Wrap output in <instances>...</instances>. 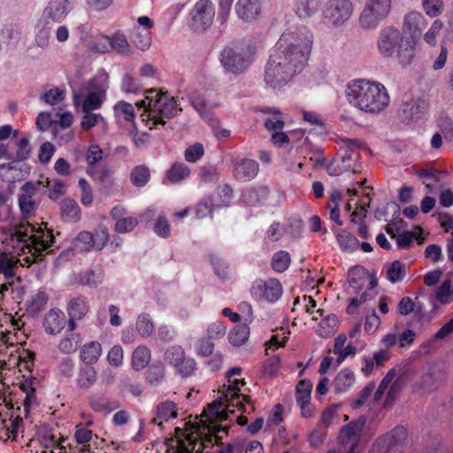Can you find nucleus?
I'll return each instance as SVG.
<instances>
[{
  "mask_svg": "<svg viewBox=\"0 0 453 453\" xmlns=\"http://www.w3.org/2000/svg\"><path fill=\"white\" fill-rule=\"evenodd\" d=\"M242 368L234 367L227 371V384H224L219 390L218 397L205 409L202 414L201 422L208 429V434L202 436L203 433L189 435L185 441H179L178 453L201 452L208 444L218 442L220 431L226 432L227 426L218 425V422L226 420L229 413L234 410L247 411L246 404H250V396L240 394L241 388L246 382L244 379L234 378L240 375Z\"/></svg>",
  "mask_w": 453,
  "mask_h": 453,
  "instance_id": "f257e3e1",
  "label": "nucleus"
},
{
  "mask_svg": "<svg viewBox=\"0 0 453 453\" xmlns=\"http://www.w3.org/2000/svg\"><path fill=\"white\" fill-rule=\"evenodd\" d=\"M312 45L313 34L307 27L286 29L272 49L265 66V84L278 88L290 82L307 64Z\"/></svg>",
  "mask_w": 453,
  "mask_h": 453,
  "instance_id": "f03ea898",
  "label": "nucleus"
},
{
  "mask_svg": "<svg viewBox=\"0 0 453 453\" xmlns=\"http://www.w3.org/2000/svg\"><path fill=\"white\" fill-rule=\"evenodd\" d=\"M345 96L350 105L369 114L385 111L390 103L386 87L375 81L355 80L348 83Z\"/></svg>",
  "mask_w": 453,
  "mask_h": 453,
  "instance_id": "7ed1b4c3",
  "label": "nucleus"
},
{
  "mask_svg": "<svg viewBox=\"0 0 453 453\" xmlns=\"http://www.w3.org/2000/svg\"><path fill=\"white\" fill-rule=\"evenodd\" d=\"M12 240H16L21 253L19 261L25 265H31L49 252L54 236L50 230L42 226L35 228L29 223L19 224L12 234Z\"/></svg>",
  "mask_w": 453,
  "mask_h": 453,
  "instance_id": "20e7f679",
  "label": "nucleus"
},
{
  "mask_svg": "<svg viewBox=\"0 0 453 453\" xmlns=\"http://www.w3.org/2000/svg\"><path fill=\"white\" fill-rule=\"evenodd\" d=\"M139 108H144L141 114L142 122L150 129L158 125L164 126L167 119L173 118L180 111L174 97L157 89L147 92L143 100L136 103Z\"/></svg>",
  "mask_w": 453,
  "mask_h": 453,
  "instance_id": "39448f33",
  "label": "nucleus"
},
{
  "mask_svg": "<svg viewBox=\"0 0 453 453\" xmlns=\"http://www.w3.org/2000/svg\"><path fill=\"white\" fill-rule=\"evenodd\" d=\"M377 49L384 57L395 56L402 65H410L416 56L415 40L406 37L395 27H388L380 32Z\"/></svg>",
  "mask_w": 453,
  "mask_h": 453,
  "instance_id": "423d86ee",
  "label": "nucleus"
},
{
  "mask_svg": "<svg viewBox=\"0 0 453 453\" xmlns=\"http://www.w3.org/2000/svg\"><path fill=\"white\" fill-rule=\"evenodd\" d=\"M257 47L251 43H242L226 48L220 54V62L226 72L238 74L243 73L254 61Z\"/></svg>",
  "mask_w": 453,
  "mask_h": 453,
  "instance_id": "0eeeda50",
  "label": "nucleus"
},
{
  "mask_svg": "<svg viewBox=\"0 0 453 453\" xmlns=\"http://www.w3.org/2000/svg\"><path fill=\"white\" fill-rule=\"evenodd\" d=\"M391 0H366L359 16V24L365 29H373L388 15Z\"/></svg>",
  "mask_w": 453,
  "mask_h": 453,
  "instance_id": "6e6552de",
  "label": "nucleus"
},
{
  "mask_svg": "<svg viewBox=\"0 0 453 453\" xmlns=\"http://www.w3.org/2000/svg\"><path fill=\"white\" fill-rule=\"evenodd\" d=\"M353 4L349 0H329L323 11V22L327 27H338L352 16Z\"/></svg>",
  "mask_w": 453,
  "mask_h": 453,
  "instance_id": "1a4fd4ad",
  "label": "nucleus"
},
{
  "mask_svg": "<svg viewBox=\"0 0 453 453\" xmlns=\"http://www.w3.org/2000/svg\"><path fill=\"white\" fill-rule=\"evenodd\" d=\"M251 296L258 301L276 302L282 295V286L276 279L257 280L250 288Z\"/></svg>",
  "mask_w": 453,
  "mask_h": 453,
  "instance_id": "9d476101",
  "label": "nucleus"
},
{
  "mask_svg": "<svg viewBox=\"0 0 453 453\" xmlns=\"http://www.w3.org/2000/svg\"><path fill=\"white\" fill-rule=\"evenodd\" d=\"M214 16L212 2L198 0L191 11V27L196 31H203L211 26Z\"/></svg>",
  "mask_w": 453,
  "mask_h": 453,
  "instance_id": "9b49d317",
  "label": "nucleus"
},
{
  "mask_svg": "<svg viewBox=\"0 0 453 453\" xmlns=\"http://www.w3.org/2000/svg\"><path fill=\"white\" fill-rule=\"evenodd\" d=\"M74 3L75 0H50L42 12L43 19L62 22L73 9Z\"/></svg>",
  "mask_w": 453,
  "mask_h": 453,
  "instance_id": "f8f14e48",
  "label": "nucleus"
},
{
  "mask_svg": "<svg viewBox=\"0 0 453 453\" xmlns=\"http://www.w3.org/2000/svg\"><path fill=\"white\" fill-rule=\"evenodd\" d=\"M104 81L97 85L94 80L89 82L90 90L83 100L82 110L85 112L99 109L105 99V93L108 88V76L106 74L101 77Z\"/></svg>",
  "mask_w": 453,
  "mask_h": 453,
  "instance_id": "ddd939ff",
  "label": "nucleus"
},
{
  "mask_svg": "<svg viewBox=\"0 0 453 453\" xmlns=\"http://www.w3.org/2000/svg\"><path fill=\"white\" fill-rule=\"evenodd\" d=\"M37 190L38 185L32 182H27L21 188V193L19 196V206L25 219H30L35 214L37 208L35 196Z\"/></svg>",
  "mask_w": 453,
  "mask_h": 453,
  "instance_id": "4468645a",
  "label": "nucleus"
},
{
  "mask_svg": "<svg viewBox=\"0 0 453 453\" xmlns=\"http://www.w3.org/2000/svg\"><path fill=\"white\" fill-rule=\"evenodd\" d=\"M426 26V19L420 12H412L404 16L402 34L415 40V53L417 52L419 35Z\"/></svg>",
  "mask_w": 453,
  "mask_h": 453,
  "instance_id": "2eb2a0df",
  "label": "nucleus"
},
{
  "mask_svg": "<svg viewBox=\"0 0 453 453\" xmlns=\"http://www.w3.org/2000/svg\"><path fill=\"white\" fill-rule=\"evenodd\" d=\"M66 325V317L59 309H51L43 317L42 326L47 334L57 335Z\"/></svg>",
  "mask_w": 453,
  "mask_h": 453,
  "instance_id": "dca6fc26",
  "label": "nucleus"
},
{
  "mask_svg": "<svg viewBox=\"0 0 453 453\" xmlns=\"http://www.w3.org/2000/svg\"><path fill=\"white\" fill-rule=\"evenodd\" d=\"M103 158V150L97 145H91L87 152L86 159L88 164V173L96 180H103L108 176L109 171L105 167L97 169L96 164Z\"/></svg>",
  "mask_w": 453,
  "mask_h": 453,
  "instance_id": "f3484780",
  "label": "nucleus"
},
{
  "mask_svg": "<svg viewBox=\"0 0 453 453\" xmlns=\"http://www.w3.org/2000/svg\"><path fill=\"white\" fill-rule=\"evenodd\" d=\"M39 441L43 448L42 453H67L65 439L57 437L51 432L41 431Z\"/></svg>",
  "mask_w": 453,
  "mask_h": 453,
  "instance_id": "a211bd4d",
  "label": "nucleus"
},
{
  "mask_svg": "<svg viewBox=\"0 0 453 453\" xmlns=\"http://www.w3.org/2000/svg\"><path fill=\"white\" fill-rule=\"evenodd\" d=\"M88 310V303L83 297H76L70 301L67 307V312L69 315V331L72 332L75 329V320L82 319L87 315Z\"/></svg>",
  "mask_w": 453,
  "mask_h": 453,
  "instance_id": "6ab92c4d",
  "label": "nucleus"
},
{
  "mask_svg": "<svg viewBox=\"0 0 453 453\" xmlns=\"http://www.w3.org/2000/svg\"><path fill=\"white\" fill-rule=\"evenodd\" d=\"M235 12L239 19L244 21H252L261 13L259 0H238L235 4Z\"/></svg>",
  "mask_w": 453,
  "mask_h": 453,
  "instance_id": "aec40b11",
  "label": "nucleus"
},
{
  "mask_svg": "<svg viewBox=\"0 0 453 453\" xmlns=\"http://www.w3.org/2000/svg\"><path fill=\"white\" fill-rule=\"evenodd\" d=\"M356 383V374L349 368L340 370L333 381V388L336 394L349 392Z\"/></svg>",
  "mask_w": 453,
  "mask_h": 453,
  "instance_id": "412c9836",
  "label": "nucleus"
},
{
  "mask_svg": "<svg viewBox=\"0 0 453 453\" xmlns=\"http://www.w3.org/2000/svg\"><path fill=\"white\" fill-rule=\"evenodd\" d=\"M258 173V164L252 159H242L236 163L234 168V176L239 181H249L255 178Z\"/></svg>",
  "mask_w": 453,
  "mask_h": 453,
  "instance_id": "4be33fe9",
  "label": "nucleus"
},
{
  "mask_svg": "<svg viewBox=\"0 0 453 453\" xmlns=\"http://www.w3.org/2000/svg\"><path fill=\"white\" fill-rule=\"evenodd\" d=\"M426 111V104L423 100H412L403 104L400 110V115L405 120H412L420 118Z\"/></svg>",
  "mask_w": 453,
  "mask_h": 453,
  "instance_id": "5701e85b",
  "label": "nucleus"
},
{
  "mask_svg": "<svg viewBox=\"0 0 453 453\" xmlns=\"http://www.w3.org/2000/svg\"><path fill=\"white\" fill-rule=\"evenodd\" d=\"M319 0H292L293 12L301 19H308L317 13Z\"/></svg>",
  "mask_w": 453,
  "mask_h": 453,
  "instance_id": "b1692460",
  "label": "nucleus"
},
{
  "mask_svg": "<svg viewBox=\"0 0 453 453\" xmlns=\"http://www.w3.org/2000/svg\"><path fill=\"white\" fill-rule=\"evenodd\" d=\"M347 336L340 334L334 339V353L337 356V363L342 364L348 357H354L357 354V348L349 343L345 345Z\"/></svg>",
  "mask_w": 453,
  "mask_h": 453,
  "instance_id": "393cba45",
  "label": "nucleus"
},
{
  "mask_svg": "<svg viewBox=\"0 0 453 453\" xmlns=\"http://www.w3.org/2000/svg\"><path fill=\"white\" fill-rule=\"evenodd\" d=\"M114 117L120 125L133 124L135 119L134 106L125 101H119L113 106Z\"/></svg>",
  "mask_w": 453,
  "mask_h": 453,
  "instance_id": "a878e982",
  "label": "nucleus"
},
{
  "mask_svg": "<svg viewBox=\"0 0 453 453\" xmlns=\"http://www.w3.org/2000/svg\"><path fill=\"white\" fill-rule=\"evenodd\" d=\"M101 355V344L93 341L83 345L80 352V358L85 364L93 365L97 362Z\"/></svg>",
  "mask_w": 453,
  "mask_h": 453,
  "instance_id": "bb28decb",
  "label": "nucleus"
},
{
  "mask_svg": "<svg viewBox=\"0 0 453 453\" xmlns=\"http://www.w3.org/2000/svg\"><path fill=\"white\" fill-rule=\"evenodd\" d=\"M109 42L110 50H113L124 56L133 54V49L124 34L120 32L114 33L111 36H109Z\"/></svg>",
  "mask_w": 453,
  "mask_h": 453,
  "instance_id": "cd10ccee",
  "label": "nucleus"
},
{
  "mask_svg": "<svg viewBox=\"0 0 453 453\" xmlns=\"http://www.w3.org/2000/svg\"><path fill=\"white\" fill-rule=\"evenodd\" d=\"M339 326V319L334 314H328L321 319L316 333L322 338H327L333 335Z\"/></svg>",
  "mask_w": 453,
  "mask_h": 453,
  "instance_id": "c85d7f7f",
  "label": "nucleus"
},
{
  "mask_svg": "<svg viewBox=\"0 0 453 453\" xmlns=\"http://www.w3.org/2000/svg\"><path fill=\"white\" fill-rule=\"evenodd\" d=\"M61 215L65 221L76 222L81 219V210L78 203L72 199H64L61 203Z\"/></svg>",
  "mask_w": 453,
  "mask_h": 453,
  "instance_id": "c756f323",
  "label": "nucleus"
},
{
  "mask_svg": "<svg viewBox=\"0 0 453 453\" xmlns=\"http://www.w3.org/2000/svg\"><path fill=\"white\" fill-rule=\"evenodd\" d=\"M176 416L177 409L175 403L171 401H165L157 405L154 422L161 425L163 422L168 421Z\"/></svg>",
  "mask_w": 453,
  "mask_h": 453,
  "instance_id": "7c9ffc66",
  "label": "nucleus"
},
{
  "mask_svg": "<svg viewBox=\"0 0 453 453\" xmlns=\"http://www.w3.org/2000/svg\"><path fill=\"white\" fill-rule=\"evenodd\" d=\"M363 424L352 423L343 427L340 433V439L344 444H351L350 453L354 450V447L357 442V435L361 431Z\"/></svg>",
  "mask_w": 453,
  "mask_h": 453,
  "instance_id": "2f4dec72",
  "label": "nucleus"
},
{
  "mask_svg": "<svg viewBox=\"0 0 453 453\" xmlns=\"http://www.w3.org/2000/svg\"><path fill=\"white\" fill-rule=\"evenodd\" d=\"M131 40L138 49L147 50L151 45L150 31L141 29L140 27H134L131 33Z\"/></svg>",
  "mask_w": 453,
  "mask_h": 453,
  "instance_id": "473e14b6",
  "label": "nucleus"
},
{
  "mask_svg": "<svg viewBox=\"0 0 453 453\" xmlns=\"http://www.w3.org/2000/svg\"><path fill=\"white\" fill-rule=\"evenodd\" d=\"M150 359V349L143 345L138 346L133 352L132 366L135 370H142L149 365Z\"/></svg>",
  "mask_w": 453,
  "mask_h": 453,
  "instance_id": "72a5a7b5",
  "label": "nucleus"
},
{
  "mask_svg": "<svg viewBox=\"0 0 453 453\" xmlns=\"http://www.w3.org/2000/svg\"><path fill=\"white\" fill-rule=\"evenodd\" d=\"M385 270L387 279L392 283L403 280L406 275V267L399 261H394L387 265Z\"/></svg>",
  "mask_w": 453,
  "mask_h": 453,
  "instance_id": "f704fd0d",
  "label": "nucleus"
},
{
  "mask_svg": "<svg viewBox=\"0 0 453 453\" xmlns=\"http://www.w3.org/2000/svg\"><path fill=\"white\" fill-rule=\"evenodd\" d=\"M20 389L25 394L22 402L23 412L27 416L30 409L36 405L35 389L30 381H25L20 384Z\"/></svg>",
  "mask_w": 453,
  "mask_h": 453,
  "instance_id": "c9c22d12",
  "label": "nucleus"
},
{
  "mask_svg": "<svg viewBox=\"0 0 453 453\" xmlns=\"http://www.w3.org/2000/svg\"><path fill=\"white\" fill-rule=\"evenodd\" d=\"M435 299L442 305L453 302V284L449 280L443 281L436 289Z\"/></svg>",
  "mask_w": 453,
  "mask_h": 453,
  "instance_id": "e433bc0d",
  "label": "nucleus"
},
{
  "mask_svg": "<svg viewBox=\"0 0 453 453\" xmlns=\"http://www.w3.org/2000/svg\"><path fill=\"white\" fill-rule=\"evenodd\" d=\"M311 385L305 380L300 381L296 386V401L301 410L308 407L311 399Z\"/></svg>",
  "mask_w": 453,
  "mask_h": 453,
  "instance_id": "4c0bfd02",
  "label": "nucleus"
},
{
  "mask_svg": "<svg viewBox=\"0 0 453 453\" xmlns=\"http://www.w3.org/2000/svg\"><path fill=\"white\" fill-rule=\"evenodd\" d=\"M250 336V328L246 325H241L232 329L228 334L229 342L234 346L245 343Z\"/></svg>",
  "mask_w": 453,
  "mask_h": 453,
  "instance_id": "58836bf2",
  "label": "nucleus"
},
{
  "mask_svg": "<svg viewBox=\"0 0 453 453\" xmlns=\"http://www.w3.org/2000/svg\"><path fill=\"white\" fill-rule=\"evenodd\" d=\"M99 125L102 126L103 129H106L107 124L104 118L99 113H91L89 111L86 112L81 122V127L85 131Z\"/></svg>",
  "mask_w": 453,
  "mask_h": 453,
  "instance_id": "ea45409f",
  "label": "nucleus"
},
{
  "mask_svg": "<svg viewBox=\"0 0 453 453\" xmlns=\"http://www.w3.org/2000/svg\"><path fill=\"white\" fill-rule=\"evenodd\" d=\"M50 32L44 22L38 21L35 26V44L42 49L50 45Z\"/></svg>",
  "mask_w": 453,
  "mask_h": 453,
  "instance_id": "a19ab883",
  "label": "nucleus"
},
{
  "mask_svg": "<svg viewBox=\"0 0 453 453\" xmlns=\"http://www.w3.org/2000/svg\"><path fill=\"white\" fill-rule=\"evenodd\" d=\"M88 48L90 51L96 53H106L110 51L109 36L97 35L91 38L88 42Z\"/></svg>",
  "mask_w": 453,
  "mask_h": 453,
  "instance_id": "79ce46f5",
  "label": "nucleus"
},
{
  "mask_svg": "<svg viewBox=\"0 0 453 453\" xmlns=\"http://www.w3.org/2000/svg\"><path fill=\"white\" fill-rule=\"evenodd\" d=\"M189 175L188 167L183 163L173 165L167 173V179L171 183H177Z\"/></svg>",
  "mask_w": 453,
  "mask_h": 453,
  "instance_id": "37998d69",
  "label": "nucleus"
},
{
  "mask_svg": "<svg viewBox=\"0 0 453 453\" xmlns=\"http://www.w3.org/2000/svg\"><path fill=\"white\" fill-rule=\"evenodd\" d=\"M290 255L285 250L276 252L272 258V267L277 273L285 272L290 265Z\"/></svg>",
  "mask_w": 453,
  "mask_h": 453,
  "instance_id": "c03bdc74",
  "label": "nucleus"
},
{
  "mask_svg": "<svg viewBox=\"0 0 453 453\" xmlns=\"http://www.w3.org/2000/svg\"><path fill=\"white\" fill-rule=\"evenodd\" d=\"M337 241L341 248L346 251L356 250L359 247L358 240L351 234L342 230L337 234Z\"/></svg>",
  "mask_w": 453,
  "mask_h": 453,
  "instance_id": "a18cd8bd",
  "label": "nucleus"
},
{
  "mask_svg": "<svg viewBox=\"0 0 453 453\" xmlns=\"http://www.w3.org/2000/svg\"><path fill=\"white\" fill-rule=\"evenodd\" d=\"M96 380V372L92 367L81 369L77 378V384L81 388H90Z\"/></svg>",
  "mask_w": 453,
  "mask_h": 453,
  "instance_id": "49530a36",
  "label": "nucleus"
},
{
  "mask_svg": "<svg viewBox=\"0 0 453 453\" xmlns=\"http://www.w3.org/2000/svg\"><path fill=\"white\" fill-rule=\"evenodd\" d=\"M94 235L88 231L81 232L74 241V245L77 250L81 251H89L94 250L93 245Z\"/></svg>",
  "mask_w": 453,
  "mask_h": 453,
  "instance_id": "de8ad7c7",
  "label": "nucleus"
},
{
  "mask_svg": "<svg viewBox=\"0 0 453 453\" xmlns=\"http://www.w3.org/2000/svg\"><path fill=\"white\" fill-rule=\"evenodd\" d=\"M442 28L443 23L439 19L434 20L428 30L424 34V41L430 46H436L437 36L440 35Z\"/></svg>",
  "mask_w": 453,
  "mask_h": 453,
  "instance_id": "09e8293b",
  "label": "nucleus"
},
{
  "mask_svg": "<svg viewBox=\"0 0 453 453\" xmlns=\"http://www.w3.org/2000/svg\"><path fill=\"white\" fill-rule=\"evenodd\" d=\"M65 98V91L59 88H53L46 91L42 99L50 105H56L62 103Z\"/></svg>",
  "mask_w": 453,
  "mask_h": 453,
  "instance_id": "8fccbe9b",
  "label": "nucleus"
},
{
  "mask_svg": "<svg viewBox=\"0 0 453 453\" xmlns=\"http://www.w3.org/2000/svg\"><path fill=\"white\" fill-rule=\"evenodd\" d=\"M136 328L142 337H148L154 331V324L149 315L142 314L137 319Z\"/></svg>",
  "mask_w": 453,
  "mask_h": 453,
  "instance_id": "3c124183",
  "label": "nucleus"
},
{
  "mask_svg": "<svg viewBox=\"0 0 453 453\" xmlns=\"http://www.w3.org/2000/svg\"><path fill=\"white\" fill-rule=\"evenodd\" d=\"M17 150L14 161H25L29 158L31 154V146L27 137H22L16 144Z\"/></svg>",
  "mask_w": 453,
  "mask_h": 453,
  "instance_id": "603ef678",
  "label": "nucleus"
},
{
  "mask_svg": "<svg viewBox=\"0 0 453 453\" xmlns=\"http://www.w3.org/2000/svg\"><path fill=\"white\" fill-rule=\"evenodd\" d=\"M185 357L184 349L180 346H172L165 353V360L174 367Z\"/></svg>",
  "mask_w": 453,
  "mask_h": 453,
  "instance_id": "864d4df0",
  "label": "nucleus"
},
{
  "mask_svg": "<svg viewBox=\"0 0 453 453\" xmlns=\"http://www.w3.org/2000/svg\"><path fill=\"white\" fill-rule=\"evenodd\" d=\"M150 180V171L145 166H136L131 173V180L138 187L144 186Z\"/></svg>",
  "mask_w": 453,
  "mask_h": 453,
  "instance_id": "5fc2aeb1",
  "label": "nucleus"
},
{
  "mask_svg": "<svg viewBox=\"0 0 453 453\" xmlns=\"http://www.w3.org/2000/svg\"><path fill=\"white\" fill-rule=\"evenodd\" d=\"M422 7L427 16L434 18L441 13L443 3L441 0H423Z\"/></svg>",
  "mask_w": 453,
  "mask_h": 453,
  "instance_id": "6e6d98bb",
  "label": "nucleus"
},
{
  "mask_svg": "<svg viewBox=\"0 0 453 453\" xmlns=\"http://www.w3.org/2000/svg\"><path fill=\"white\" fill-rule=\"evenodd\" d=\"M93 235L94 250H101L109 241V233L107 227L104 226H98V228L96 230Z\"/></svg>",
  "mask_w": 453,
  "mask_h": 453,
  "instance_id": "4d7b16f0",
  "label": "nucleus"
},
{
  "mask_svg": "<svg viewBox=\"0 0 453 453\" xmlns=\"http://www.w3.org/2000/svg\"><path fill=\"white\" fill-rule=\"evenodd\" d=\"M138 220L134 217H126L117 220L115 230L118 233L125 234L131 232L137 226Z\"/></svg>",
  "mask_w": 453,
  "mask_h": 453,
  "instance_id": "13d9d810",
  "label": "nucleus"
},
{
  "mask_svg": "<svg viewBox=\"0 0 453 453\" xmlns=\"http://www.w3.org/2000/svg\"><path fill=\"white\" fill-rule=\"evenodd\" d=\"M375 389V383L369 382L357 395V398L352 403V407L357 409L365 404V403L372 395Z\"/></svg>",
  "mask_w": 453,
  "mask_h": 453,
  "instance_id": "bf43d9fd",
  "label": "nucleus"
},
{
  "mask_svg": "<svg viewBox=\"0 0 453 453\" xmlns=\"http://www.w3.org/2000/svg\"><path fill=\"white\" fill-rule=\"evenodd\" d=\"M204 154L203 146L201 143H195L188 147L185 150L184 157L186 161L194 163L199 160Z\"/></svg>",
  "mask_w": 453,
  "mask_h": 453,
  "instance_id": "052dcab7",
  "label": "nucleus"
},
{
  "mask_svg": "<svg viewBox=\"0 0 453 453\" xmlns=\"http://www.w3.org/2000/svg\"><path fill=\"white\" fill-rule=\"evenodd\" d=\"M14 260L5 253H0V273H4L6 278L14 275Z\"/></svg>",
  "mask_w": 453,
  "mask_h": 453,
  "instance_id": "680f3d73",
  "label": "nucleus"
},
{
  "mask_svg": "<svg viewBox=\"0 0 453 453\" xmlns=\"http://www.w3.org/2000/svg\"><path fill=\"white\" fill-rule=\"evenodd\" d=\"M395 370L390 369L380 381L377 390L374 393V400L379 401L385 393L389 384L394 380L395 377Z\"/></svg>",
  "mask_w": 453,
  "mask_h": 453,
  "instance_id": "e2e57ef3",
  "label": "nucleus"
},
{
  "mask_svg": "<svg viewBox=\"0 0 453 453\" xmlns=\"http://www.w3.org/2000/svg\"><path fill=\"white\" fill-rule=\"evenodd\" d=\"M79 187L81 188V202L85 206H89L93 203L92 188L88 182L81 178L79 180Z\"/></svg>",
  "mask_w": 453,
  "mask_h": 453,
  "instance_id": "0e129e2a",
  "label": "nucleus"
},
{
  "mask_svg": "<svg viewBox=\"0 0 453 453\" xmlns=\"http://www.w3.org/2000/svg\"><path fill=\"white\" fill-rule=\"evenodd\" d=\"M124 352L119 345L113 346L108 352L107 360L111 365L120 366L123 364Z\"/></svg>",
  "mask_w": 453,
  "mask_h": 453,
  "instance_id": "69168bd1",
  "label": "nucleus"
},
{
  "mask_svg": "<svg viewBox=\"0 0 453 453\" xmlns=\"http://www.w3.org/2000/svg\"><path fill=\"white\" fill-rule=\"evenodd\" d=\"M175 368L182 377H188L195 371L196 362L193 358L186 357L175 366Z\"/></svg>",
  "mask_w": 453,
  "mask_h": 453,
  "instance_id": "338daca9",
  "label": "nucleus"
},
{
  "mask_svg": "<svg viewBox=\"0 0 453 453\" xmlns=\"http://www.w3.org/2000/svg\"><path fill=\"white\" fill-rule=\"evenodd\" d=\"M78 342L73 334L63 337L58 343V349L65 354H70L77 349Z\"/></svg>",
  "mask_w": 453,
  "mask_h": 453,
  "instance_id": "774afa93",
  "label": "nucleus"
}]
</instances>
